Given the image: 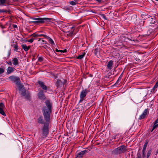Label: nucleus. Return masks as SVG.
<instances>
[{
  "instance_id": "obj_1",
  "label": "nucleus",
  "mask_w": 158,
  "mask_h": 158,
  "mask_svg": "<svg viewBox=\"0 0 158 158\" xmlns=\"http://www.w3.org/2000/svg\"><path fill=\"white\" fill-rule=\"evenodd\" d=\"M45 106H44L42 109V113L46 123H44L43 127L42 129V133L41 136L43 138L46 137L49 133V122L50 120L52 114V103L49 100L45 102Z\"/></svg>"
},
{
  "instance_id": "obj_2",
  "label": "nucleus",
  "mask_w": 158,
  "mask_h": 158,
  "mask_svg": "<svg viewBox=\"0 0 158 158\" xmlns=\"http://www.w3.org/2000/svg\"><path fill=\"white\" fill-rule=\"evenodd\" d=\"M34 21H31V23L34 24L41 23L45 22H50L51 19L48 18H38L32 19Z\"/></svg>"
},
{
  "instance_id": "obj_3",
  "label": "nucleus",
  "mask_w": 158,
  "mask_h": 158,
  "mask_svg": "<svg viewBox=\"0 0 158 158\" xmlns=\"http://www.w3.org/2000/svg\"><path fill=\"white\" fill-rule=\"evenodd\" d=\"M19 93L23 96H25V98L27 99H29L30 96L29 94H26V90L24 89L23 86L20 84L18 86Z\"/></svg>"
},
{
  "instance_id": "obj_4",
  "label": "nucleus",
  "mask_w": 158,
  "mask_h": 158,
  "mask_svg": "<svg viewBox=\"0 0 158 158\" xmlns=\"http://www.w3.org/2000/svg\"><path fill=\"white\" fill-rule=\"evenodd\" d=\"M126 151V147L122 145L113 150L112 151V153L114 154H117L124 152Z\"/></svg>"
},
{
  "instance_id": "obj_5",
  "label": "nucleus",
  "mask_w": 158,
  "mask_h": 158,
  "mask_svg": "<svg viewBox=\"0 0 158 158\" xmlns=\"http://www.w3.org/2000/svg\"><path fill=\"white\" fill-rule=\"evenodd\" d=\"M89 91L87 89H83L81 92L80 95V99L79 101V103L82 102L85 99V98L87 94L89 92Z\"/></svg>"
},
{
  "instance_id": "obj_6",
  "label": "nucleus",
  "mask_w": 158,
  "mask_h": 158,
  "mask_svg": "<svg viewBox=\"0 0 158 158\" xmlns=\"http://www.w3.org/2000/svg\"><path fill=\"white\" fill-rule=\"evenodd\" d=\"M67 81L66 80L62 79L61 80L58 79L57 80L56 84V85L57 87H61L64 85L66 82Z\"/></svg>"
},
{
  "instance_id": "obj_7",
  "label": "nucleus",
  "mask_w": 158,
  "mask_h": 158,
  "mask_svg": "<svg viewBox=\"0 0 158 158\" xmlns=\"http://www.w3.org/2000/svg\"><path fill=\"white\" fill-rule=\"evenodd\" d=\"M9 78L15 82L18 86L20 84L19 78L18 77L13 76H11L9 77Z\"/></svg>"
},
{
  "instance_id": "obj_8",
  "label": "nucleus",
  "mask_w": 158,
  "mask_h": 158,
  "mask_svg": "<svg viewBox=\"0 0 158 158\" xmlns=\"http://www.w3.org/2000/svg\"><path fill=\"white\" fill-rule=\"evenodd\" d=\"M148 114V109H146L144 110L142 114L139 116L138 118L139 119L141 120L144 118Z\"/></svg>"
},
{
  "instance_id": "obj_9",
  "label": "nucleus",
  "mask_w": 158,
  "mask_h": 158,
  "mask_svg": "<svg viewBox=\"0 0 158 158\" xmlns=\"http://www.w3.org/2000/svg\"><path fill=\"white\" fill-rule=\"evenodd\" d=\"M5 106L2 103H0V114L4 116H6V114L4 111Z\"/></svg>"
},
{
  "instance_id": "obj_10",
  "label": "nucleus",
  "mask_w": 158,
  "mask_h": 158,
  "mask_svg": "<svg viewBox=\"0 0 158 158\" xmlns=\"http://www.w3.org/2000/svg\"><path fill=\"white\" fill-rule=\"evenodd\" d=\"M88 152V151L86 150L81 151L78 153L77 157L78 158H81L85 154Z\"/></svg>"
},
{
  "instance_id": "obj_11",
  "label": "nucleus",
  "mask_w": 158,
  "mask_h": 158,
  "mask_svg": "<svg viewBox=\"0 0 158 158\" xmlns=\"http://www.w3.org/2000/svg\"><path fill=\"white\" fill-rule=\"evenodd\" d=\"M38 83L43 89L45 90H47V87L44 85V83L43 82L40 81H38Z\"/></svg>"
},
{
  "instance_id": "obj_12",
  "label": "nucleus",
  "mask_w": 158,
  "mask_h": 158,
  "mask_svg": "<svg viewBox=\"0 0 158 158\" xmlns=\"http://www.w3.org/2000/svg\"><path fill=\"white\" fill-rule=\"evenodd\" d=\"M38 83L43 89L45 90H47V87L44 85V83L43 82L40 81H38Z\"/></svg>"
},
{
  "instance_id": "obj_13",
  "label": "nucleus",
  "mask_w": 158,
  "mask_h": 158,
  "mask_svg": "<svg viewBox=\"0 0 158 158\" xmlns=\"http://www.w3.org/2000/svg\"><path fill=\"white\" fill-rule=\"evenodd\" d=\"M38 97L41 99H44L45 98V96L42 91H40L38 94Z\"/></svg>"
},
{
  "instance_id": "obj_14",
  "label": "nucleus",
  "mask_w": 158,
  "mask_h": 158,
  "mask_svg": "<svg viewBox=\"0 0 158 158\" xmlns=\"http://www.w3.org/2000/svg\"><path fill=\"white\" fill-rule=\"evenodd\" d=\"M113 61L112 60L110 61L107 64V68L108 69L111 70L112 69L113 66Z\"/></svg>"
},
{
  "instance_id": "obj_15",
  "label": "nucleus",
  "mask_w": 158,
  "mask_h": 158,
  "mask_svg": "<svg viewBox=\"0 0 158 158\" xmlns=\"http://www.w3.org/2000/svg\"><path fill=\"white\" fill-rule=\"evenodd\" d=\"M14 68L11 67H9L7 69V74H9L13 72L14 70Z\"/></svg>"
},
{
  "instance_id": "obj_16",
  "label": "nucleus",
  "mask_w": 158,
  "mask_h": 158,
  "mask_svg": "<svg viewBox=\"0 0 158 158\" xmlns=\"http://www.w3.org/2000/svg\"><path fill=\"white\" fill-rule=\"evenodd\" d=\"M71 28L73 30L71 31H69L68 32V34H67V35L69 36H72L73 34L74 27L73 26H72L71 27Z\"/></svg>"
},
{
  "instance_id": "obj_17",
  "label": "nucleus",
  "mask_w": 158,
  "mask_h": 158,
  "mask_svg": "<svg viewBox=\"0 0 158 158\" xmlns=\"http://www.w3.org/2000/svg\"><path fill=\"white\" fill-rule=\"evenodd\" d=\"M30 36H32L34 37H41V36H44V37H46V36H47V35H44V34H36L35 33H34L31 34Z\"/></svg>"
},
{
  "instance_id": "obj_18",
  "label": "nucleus",
  "mask_w": 158,
  "mask_h": 158,
  "mask_svg": "<svg viewBox=\"0 0 158 158\" xmlns=\"http://www.w3.org/2000/svg\"><path fill=\"white\" fill-rule=\"evenodd\" d=\"M12 62L13 64L15 66H16L19 64L18 59L16 58H14L13 59Z\"/></svg>"
},
{
  "instance_id": "obj_19",
  "label": "nucleus",
  "mask_w": 158,
  "mask_h": 158,
  "mask_svg": "<svg viewBox=\"0 0 158 158\" xmlns=\"http://www.w3.org/2000/svg\"><path fill=\"white\" fill-rule=\"evenodd\" d=\"M21 46L25 51H27L30 48V47H27L25 44H22Z\"/></svg>"
},
{
  "instance_id": "obj_20",
  "label": "nucleus",
  "mask_w": 158,
  "mask_h": 158,
  "mask_svg": "<svg viewBox=\"0 0 158 158\" xmlns=\"http://www.w3.org/2000/svg\"><path fill=\"white\" fill-rule=\"evenodd\" d=\"M38 122L40 124L44 123V122L42 116L40 117L37 119Z\"/></svg>"
},
{
  "instance_id": "obj_21",
  "label": "nucleus",
  "mask_w": 158,
  "mask_h": 158,
  "mask_svg": "<svg viewBox=\"0 0 158 158\" xmlns=\"http://www.w3.org/2000/svg\"><path fill=\"white\" fill-rule=\"evenodd\" d=\"M153 127L154 129H155L158 127V119L154 122Z\"/></svg>"
},
{
  "instance_id": "obj_22",
  "label": "nucleus",
  "mask_w": 158,
  "mask_h": 158,
  "mask_svg": "<svg viewBox=\"0 0 158 158\" xmlns=\"http://www.w3.org/2000/svg\"><path fill=\"white\" fill-rule=\"evenodd\" d=\"M45 37H47L48 38V40L49 41V42L51 44H52V45L54 44V43L53 40L50 37L47 36H46Z\"/></svg>"
},
{
  "instance_id": "obj_23",
  "label": "nucleus",
  "mask_w": 158,
  "mask_h": 158,
  "mask_svg": "<svg viewBox=\"0 0 158 158\" xmlns=\"http://www.w3.org/2000/svg\"><path fill=\"white\" fill-rule=\"evenodd\" d=\"M85 53H84L83 54L79 55L77 57V58L79 59H82L84 56Z\"/></svg>"
},
{
  "instance_id": "obj_24",
  "label": "nucleus",
  "mask_w": 158,
  "mask_h": 158,
  "mask_svg": "<svg viewBox=\"0 0 158 158\" xmlns=\"http://www.w3.org/2000/svg\"><path fill=\"white\" fill-rule=\"evenodd\" d=\"M70 4L72 5H75L77 4V2L76 1H72L69 2Z\"/></svg>"
},
{
  "instance_id": "obj_25",
  "label": "nucleus",
  "mask_w": 158,
  "mask_h": 158,
  "mask_svg": "<svg viewBox=\"0 0 158 158\" xmlns=\"http://www.w3.org/2000/svg\"><path fill=\"white\" fill-rule=\"evenodd\" d=\"M151 152H152V151H151V150H148V152H147V158H149V157L150 156V155L151 154Z\"/></svg>"
},
{
  "instance_id": "obj_26",
  "label": "nucleus",
  "mask_w": 158,
  "mask_h": 158,
  "mask_svg": "<svg viewBox=\"0 0 158 158\" xmlns=\"http://www.w3.org/2000/svg\"><path fill=\"white\" fill-rule=\"evenodd\" d=\"M158 86V80L156 82L155 85H154V86L152 88L153 90H154L156 88H157Z\"/></svg>"
},
{
  "instance_id": "obj_27",
  "label": "nucleus",
  "mask_w": 158,
  "mask_h": 158,
  "mask_svg": "<svg viewBox=\"0 0 158 158\" xmlns=\"http://www.w3.org/2000/svg\"><path fill=\"white\" fill-rule=\"evenodd\" d=\"M148 142H145V144H144V145H143V149H144V150L146 149L147 145L148 144Z\"/></svg>"
},
{
  "instance_id": "obj_28",
  "label": "nucleus",
  "mask_w": 158,
  "mask_h": 158,
  "mask_svg": "<svg viewBox=\"0 0 158 158\" xmlns=\"http://www.w3.org/2000/svg\"><path fill=\"white\" fill-rule=\"evenodd\" d=\"M14 51H16V52H18V45L16 44L15 45L14 47Z\"/></svg>"
},
{
  "instance_id": "obj_29",
  "label": "nucleus",
  "mask_w": 158,
  "mask_h": 158,
  "mask_svg": "<svg viewBox=\"0 0 158 158\" xmlns=\"http://www.w3.org/2000/svg\"><path fill=\"white\" fill-rule=\"evenodd\" d=\"M6 0H0V2L1 4L2 5H4Z\"/></svg>"
},
{
  "instance_id": "obj_30",
  "label": "nucleus",
  "mask_w": 158,
  "mask_h": 158,
  "mask_svg": "<svg viewBox=\"0 0 158 158\" xmlns=\"http://www.w3.org/2000/svg\"><path fill=\"white\" fill-rule=\"evenodd\" d=\"M4 72V70L2 68H0V74L3 73Z\"/></svg>"
},
{
  "instance_id": "obj_31",
  "label": "nucleus",
  "mask_w": 158,
  "mask_h": 158,
  "mask_svg": "<svg viewBox=\"0 0 158 158\" xmlns=\"http://www.w3.org/2000/svg\"><path fill=\"white\" fill-rule=\"evenodd\" d=\"M34 40V39L32 38L29 40H27V42L32 43L33 42Z\"/></svg>"
},
{
  "instance_id": "obj_32",
  "label": "nucleus",
  "mask_w": 158,
  "mask_h": 158,
  "mask_svg": "<svg viewBox=\"0 0 158 158\" xmlns=\"http://www.w3.org/2000/svg\"><path fill=\"white\" fill-rule=\"evenodd\" d=\"M10 54H11L10 50H9L8 51V54H7V58H9V57L10 56Z\"/></svg>"
},
{
  "instance_id": "obj_33",
  "label": "nucleus",
  "mask_w": 158,
  "mask_h": 158,
  "mask_svg": "<svg viewBox=\"0 0 158 158\" xmlns=\"http://www.w3.org/2000/svg\"><path fill=\"white\" fill-rule=\"evenodd\" d=\"M136 158H141V154L140 153H138L137 155Z\"/></svg>"
},
{
  "instance_id": "obj_34",
  "label": "nucleus",
  "mask_w": 158,
  "mask_h": 158,
  "mask_svg": "<svg viewBox=\"0 0 158 158\" xmlns=\"http://www.w3.org/2000/svg\"><path fill=\"white\" fill-rule=\"evenodd\" d=\"M42 45H44V44H47V42L44 41V40H42Z\"/></svg>"
},
{
  "instance_id": "obj_35",
  "label": "nucleus",
  "mask_w": 158,
  "mask_h": 158,
  "mask_svg": "<svg viewBox=\"0 0 158 158\" xmlns=\"http://www.w3.org/2000/svg\"><path fill=\"white\" fill-rule=\"evenodd\" d=\"M146 150H144L143 149L142 150V153H143V156L144 157H145V151Z\"/></svg>"
},
{
  "instance_id": "obj_36",
  "label": "nucleus",
  "mask_w": 158,
  "mask_h": 158,
  "mask_svg": "<svg viewBox=\"0 0 158 158\" xmlns=\"http://www.w3.org/2000/svg\"><path fill=\"white\" fill-rule=\"evenodd\" d=\"M67 52V50L66 49H65L64 50H61L60 52L65 53Z\"/></svg>"
},
{
  "instance_id": "obj_37",
  "label": "nucleus",
  "mask_w": 158,
  "mask_h": 158,
  "mask_svg": "<svg viewBox=\"0 0 158 158\" xmlns=\"http://www.w3.org/2000/svg\"><path fill=\"white\" fill-rule=\"evenodd\" d=\"M43 60V58L42 57H39L38 58V60L39 61L41 62Z\"/></svg>"
},
{
  "instance_id": "obj_38",
  "label": "nucleus",
  "mask_w": 158,
  "mask_h": 158,
  "mask_svg": "<svg viewBox=\"0 0 158 158\" xmlns=\"http://www.w3.org/2000/svg\"><path fill=\"white\" fill-rule=\"evenodd\" d=\"M98 3H100L102 1V0H95Z\"/></svg>"
},
{
  "instance_id": "obj_39",
  "label": "nucleus",
  "mask_w": 158,
  "mask_h": 158,
  "mask_svg": "<svg viewBox=\"0 0 158 158\" xmlns=\"http://www.w3.org/2000/svg\"><path fill=\"white\" fill-rule=\"evenodd\" d=\"M13 27L14 28H17V26L16 25H15V24H14L13 25Z\"/></svg>"
},
{
  "instance_id": "obj_40",
  "label": "nucleus",
  "mask_w": 158,
  "mask_h": 158,
  "mask_svg": "<svg viewBox=\"0 0 158 158\" xmlns=\"http://www.w3.org/2000/svg\"><path fill=\"white\" fill-rule=\"evenodd\" d=\"M8 64H9V65H12V63L10 61H9L8 63Z\"/></svg>"
},
{
  "instance_id": "obj_41",
  "label": "nucleus",
  "mask_w": 158,
  "mask_h": 158,
  "mask_svg": "<svg viewBox=\"0 0 158 158\" xmlns=\"http://www.w3.org/2000/svg\"><path fill=\"white\" fill-rule=\"evenodd\" d=\"M5 10H0V12H4Z\"/></svg>"
},
{
  "instance_id": "obj_42",
  "label": "nucleus",
  "mask_w": 158,
  "mask_h": 158,
  "mask_svg": "<svg viewBox=\"0 0 158 158\" xmlns=\"http://www.w3.org/2000/svg\"><path fill=\"white\" fill-rule=\"evenodd\" d=\"M103 18H104L105 19H107L106 16L104 15H103Z\"/></svg>"
},
{
  "instance_id": "obj_43",
  "label": "nucleus",
  "mask_w": 158,
  "mask_h": 158,
  "mask_svg": "<svg viewBox=\"0 0 158 158\" xmlns=\"http://www.w3.org/2000/svg\"><path fill=\"white\" fill-rule=\"evenodd\" d=\"M56 51L57 52H60L61 50H59L57 49H56Z\"/></svg>"
},
{
  "instance_id": "obj_44",
  "label": "nucleus",
  "mask_w": 158,
  "mask_h": 158,
  "mask_svg": "<svg viewBox=\"0 0 158 158\" xmlns=\"http://www.w3.org/2000/svg\"><path fill=\"white\" fill-rule=\"evenodd\" d=\"M155 129H154V127H153V128L151 131V132H152Z\"/></svg>"
},
{
  "instance_id": "obj_45",
  "label": "nucleus",
  "mask_w": 158,
  "mask_h": 158,
  "mask_svg": "<svg viewBox=\"0 0 158 158\" xmlns=\"http://www.w3.org/2000/svg\"><path fill=\"white\" fill-rule=\"evenodd\" d=\"M121 79V78L120 77L119 78H118V80L117 81H118L119 80V79Z\"/></svg>"
},
{
  "instance_id": "obj_46",
  "label": "nucleus",
  "mask_w": 158,
  "mask_h": 158,
  "mask_svg": "<svg viewBox=\"0 0 158 158\" xmlns=\"http://www.w3.org/2000/svg\"><path fill=\"white\" fill-rule=\"evenodd\" d=\"M144 14H142V16H144Z\"/></svg>"
},
{
  "instance_id": "obj_47",
  "label": "nucleus",
  "mask_w": 158,
  "mask_h": 158,
  "mask_svg": "<svg viewBox=\"0 0 158 158\" xmlns=\"http://www.w3.org/2000/svg\"><path fill=\"white\" fill-rule=\"evenodd\" d=\"M41 39H41V38H40V39H39V41H40V40H41Z\"/></svg>"
},
{
  "instance_id": "obj_48",
  "label": "nucleus",
  "mask_w": 158,
  "mask_h": 158,
  "mask_svg": "<svg viewBox=\"0 0 158 158\" xmlns=\"http://www.w3.org/2000/svg\"><path fill=\"white\" fill-rule=\"evenodd\" d=\"M13 0L14 1H17L18 0Z\"/></svg>"
}]
</instances>
